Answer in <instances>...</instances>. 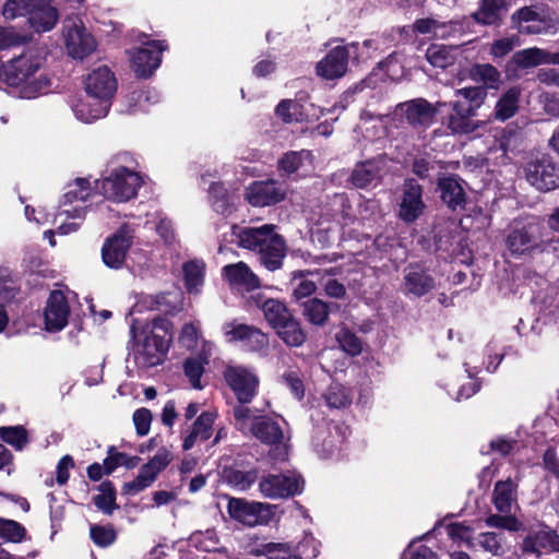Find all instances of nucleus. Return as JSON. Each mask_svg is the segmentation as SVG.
<instances>
[{"label": "nucleus", "mask_w": 559, "mask_h": 559, "mask_svg": "<svg viewBox=\"0 0 559 559\" xmlns=\"http://www.w3.org/2000/svg\"><path fill=\"white\" fill-rule=\"evenodd\" d=\"M43 57L36 49H26L2 66L0 88L10 87V93L20 98L32 99L48 91L49 79L40 71Z\"/></svg>", "instance_id": "1"}, {"label": "nucleus", "mask_w": 559, "mask_h": 559, "mask_svg": "<svg viewBox=\"0 0 559 559\" xmlns=\"http://www.w3.org/2000/svg\"><path fill=\"white\" fill-rule=\"evenodd\" d=\"M139 185L138 162L129 153H121L111 159L102 180L97 181L104 197L115 202L134 198Z\"/></svg>", "instance_id": "2"}, {"label": "nucleus", "mask_w": 559, "mask_h": 559, "mask_svg": "<svg viewBox=\"0 0 559 559\" xmlns=\"http://www.w3.org/2000/svg\"><path fill=\"white\" fill-rule=\"evenodd\" d=\"M504 241L511 255L532 257L545 252L552 243V237L544 221L532 216L513 221Z\"/></svg>", "instance_id": "3"}, {"label": "nucleus", "mask_w": 559, "mask_h": 559, "mask_svg": "<svg viewBox=\"0 0 559 559\" xmlns=\"http://www.w3.org/2000/svg\"><path fill=\"white\" fill-rule=\"evenodd\" d=\"M275 229V225L265 224L260 227H245L235 233L238 245L257 251L260 262L270 271L278 270L286 255L285 240Z\"/></svg>", "instance_id": "4"}, {"label": "nucleus", "mask_w": 559, "mask_h": 559, "mask_svg": "<svg viewBox=\"0 0 559 559\" xmlns=\"http://www.w3.org/2000/svg\"><path fill=\"white\" fill-rule=\"evenodd\" d=\"M486 95L485 90L478 86L455 90V99L449 103L451 112L447 118V128L456 135H468L484 128L486 122L474 117Z\"/></svg>", "instance_id": "5"}, {"label": "nucleus", "mask_w": 559, "mask_h": 559, "mask_svg": "<svg viewBox=\"0 0 559 559\" xmlns=\"http://www.w3.org/2000/svg\"><path fill=\"white\" fill-rule=\"evenodd\" d=\"M142 367H154L162 364L171 343V324L163 318L154 319L142 328Z\"/></svg>", "instance_id": "6"}, {"label": "nucleus", "mask_w": 559, "mask_h": 559, "mask_svg": "<svg viewBox=\"0 0 559 559\" xmlns=\"http://www.w3.org/2000/svg\"><path fill=\"white\" fill-rule=\"evenodd\" d=\"M85 91L88 97L100 100V105L94 110V117H106L117 91V81L110 69L104 66L93 70L85 80Z\"/></svg>", "instance_id": "7"}, {"label": "nucleus", "mask_w": 559, "mask_h": 559, "mask_svg": "<svg viewBox=\"0 0 559 559\" xmlns=\"http://www.w3.org/2000/svg\"><path fill=\"white\" fill-rule=\"evenodd\" d=\"M250 432L262 443L273 447L271 455L274 461L286 460L289 438L276 420L266 416H255L250 426Z\"/></svg>", "instance_id": "8"}, {"label": "nucleus", "mask_w": 559, "mask_h": 559, "mask_svg": "<svg viewBox=\"0 0 559 559\" xmlns=\"http://www.w3.org/2000/svg\"><path fill=\"white\" fill-rule=\"evenodd\" d=\"M63 38L69 56L84 59L96 49V40L87 31L82 20L69 17L63 22Z\"/></svg>", "instance_id": "9"}, {"label": "nucleus", "mask_w": 559, "mask_h": 559, "mask_svg": "<svg viewBox=\"0 0 559 559\" xmlns=\"http://www.w3.org/2000/svg\"><path fill=\"white\" fill-rule=\"evenodd\" d=\"M511 23L519 33L537 35L555 33L558 20L546 15L537 7H524L511 15Z\"/></svg>", "instance_id": "10"}, {"label": "nucleus", "mask_w": 559, "mask_h": 559, "mask_svg": "<svg viewBox=\"0 0 559 559\" xmlns=\"http://www.w3.org/2000/svg\"><path fill=\"white\" fill-rule=\"evenodd\" d=\"M90 181L84 178L75 179L67 187L57 217L66 216L67 218L83 221L85 218L86 210V206H84L83 203L90 198Z\"/></svg>", "instance_id": "11"}, {"label": "nucleus", "mask_w": 559, "mask_h": 559, "mask_svg": "<svg viewBox=\"0 0 559 559\" xmlns=\"http://www.w3.org/2000/svg\"><path fill=\"white\" fill-rule=\"evenodd\" d=\"M304 480L295 472L283 474H269L261 478L259 488L265 498L282 499L299 493L302 489Z\"/></svg>", "instance_id": "12"}, {"label": "nucleus", "mask_w": 559, "mask_h": 559, "mask_svg": "<svg viewBox=\"0 0 559 559\" xmlns=\"http://www.w3.org/2000/svg\"><path fill=\"white\" fill-rule=\"evenodd\" d=\"M227 509L233 519L247 526L267 524L274 515L271 504L238 498L230 499Z\"/></svg>", "instance_id": "13"}, {"label": "nucleus", "mask_w": 559, "mask_h": 559, "mask_svg": "<svg viewBox=\"0 0 559 559\" xmlns=\"http://www.w3.org/2000/svg\"><path fill=\"white\" fill-rule=\"evenodd\" d=\"M389 171V160L384 155L357 163L349 177L350 183L357 189L374 188L381 183Z\"/></svg>", "instance_id": "14"}, {"label": "nucleus", "mask_w": 559, "mask_h": 559, "mask_svg": "<svg viewBox=\"0 0 559 559\" xmlns=\"http://www.w3.org/2000/svg\"><path fill=\"white\" fill-rule=\"evenodd\" d=\"M445 103H429L425 98H415L401 103L396 106L395 112L404 116L407 122L414 128H428L435 121L436 115Z\"/></svg>", "instance_id": "15"}, {"label": "nucleus", "mask_w": 559, "mask_h": 559, "mask_svg": "<svg viewBox=\"0 0 559 559\" xmlns=\"http://www.w3.org/2000/svg\"><path fill=\"white\" fill-rule=\"evenodd\" d=\"M223 332L227 342H241L247 350L262 352L269 346L266 334L253 325L231 321L223 325Z\"/></svg>", "instance_id": "16"}, {"label": "nucleus", "mask_w": 559, "mask_h": 559, "mask_svg": "<svg viewBox=\"0 0 559 559\" xmlns=\"http://www.w3.org/2000/svg\"><path fill=\"white\" fill-rule=\"evenodd\" d=\"M224 378L238 402L250 403L255 396L259 380L250 369L241 366H228L224 371Z\"/></svg>", "instance_id": "17"}, {"label": "nucleus", "mask_w": 559, "mask_h": 559, "mask_svg": "<svg viewBox=\"0 0 559 559\" xmlns=\"http://www.w3.org/2000/svg\"><path fill=\"white\" fill-rule=\"evenodd\" d=\"M524 174L530 185L539 191L547 192L559 186L556 166L546 156L526 163Z\"/></svg>", "instance_id": "18"}, {"label": "nucleus", "mask_w": 559, "mask_h": 559, "mask_svg": "<svg viewBox=\"0 0 559 559\" xmlns=\"http://www.w3.org/2000/svg\"><path fill=\"white\" fill-rule=\"evenodd\" d=\"M287 189L275 180L254 181L246 188V200L253 206H271L283 201Z\"/></svg>", "instance_id": "19"}, {"label": "nucleus", "mask_w": 559, "mask_h": 559, "mask_svg": "<svg viewBox=\"0 0 559 559\" xmlns=\"http://www.w3.org/2000/svg\"><path fill=\"white\" fill-rule=\"evenodd\" d=\"M436 281L420 264H409L403 270L402 293L408 297H423L433 290Z\"/></svg>", "instance_id": "20"}, {"label": "nucleus", "mask_w": 559, "mask_h": 559, "mask_svg": "<svg viewBox=\"0 0 559 559\" xmlns=\"http://www.w3.org/2000/svg\"><path fill=\"white\" fill-rule=\"evenodd\" d=\"M425 207L421 186L414 179H407L403 185L399 217L413 223L424 213Z\"/></svg>", "instance_id": "21"}, {"label": "nucleus", "mask_w": 559, "mask_h": 559, "mask_svg": "<svg viewBox=\"0 0 559 559\" xmlns=\"http://www.w3.org/2000/svg\"><path fill=\"white\" fill-rule=\"evenodd\" d=\"M133 235L127 226H122L103 246L102 257L104 263L114 269L122 265L128 249L131 246Z\"/></svg>", "instance_id": "22"}, {"label": "nucleus", "mask_w": 559, "mask_h": 559, "mask_svg": "<svg viewBox=\"0 0 559 559\" xmlns=\"http://www.w3.org/2000/svg\"><path fill=\"white\" fill-rule=\"evenodd\" d=\"M70 307L61 290L50 293L44 311L45 328L49 332H59L68 324Z\"/></svg>", "instance_id": "23"}, {"label": "nucleus", "mask_w": 559, "mask_h": 559, "mask_svg": "<svg viewBox=\"0 0 559 559\" xmlns=\"http://www.w3.org/2000/svg\"><path fill=\"white\" fill-rule=\"evenodd\" d=\"M349 53L346 47L336 46L317 63V74L326 80L343 76L347 71Z\"/></svg>", "instance_id": "24"}, {"label": "nucleus", "mask_w": 559, "mask_h": 559, "mask_svg": "<svg viewBox=\"0 0 559 559\" xmlns=\"http://www.w3.org/2000/svg\"><path fill=\"white\" fill-rule=\"evenodd\" d=\"M28 14V22L37 33L51 31L59 20L58 11L50 0H36Z\"/></svg>", "instance_id": "25"}, {"label": "nucleus", "mask_w": 559, "mask_h": 559, "mask_svg": "<svg viewBox=\"0 0 559 559\" xmlns=\"http://www.w3.org/2000/svg\"><path fill=\"white\" fill-rule=\"evenodd\" d=\"M223 276L231 287L238 289L251 292L260 287L259 277L245 262L225 265Z\"/></svg>", "instance_id": "26"}, {"label": "nucleus", "mask_w": 559, "mask_h": 559, "mask_svg": "<svg viewBox=\"0 0 559 559\" xmlns=\"http://www.w3.org/2000/svg\"><path fill=\"white\" fill-rule=\"evenodd\" d=\"M523 552L540 556L544 552L559 550V536L550 530L531 532L522 543Z\"/></svg>", "instance_id": "27"}, {"label": "nucleus", "mask_w": 559, "mask_h": 559, "mask_svg": "<svg viewBox=\"0 0 559 559\" xmlns=\"http://www.w3.org/2000/svg\"><path fill=\"white\" fill-rule=\"evenodd\" d=\"M174 455L166 447L159 448L147 462L142 465V488L150 486L173 461Z\"/></svg>", "instance_id": "28"}, {"label": "nucleus", "mask_w": 559, "mask_h": 559, "mask_svg": "<svg viewBox=\"0 0 559 559\" xmlns=\"http://www.w3.org/2000/svg\"><path fill=\"white\" fill-rule=\"evenodd\" d=\"M438 187L441 200L452 210L463 209L466 202V194L463 186L456 177H444L439 179Z\"/></svg>", "instance_id": "29"}, {"label": "nucleus", "mask_w": 559, "mask_h": 559, "mask_svg": "<svg viewBox=\"0 0 559 559\" xmlns=\"http://www.w3.org/2000/svg\"><path fill=\"white\" fill-rule=\"evenodd\" d=\"M143 38L142 35V79L151 76L160 66L162 53L167 49V45L160 40Z\"/></svg>", "instance_id": "30"}, {"label": "nucleus", "mask_w": 559, "mask_h": 559, "mask_svg": "<svg viewBox=\"0 0 559 559\" xmlns=\"http://www.w3.org/2000/svg\"><path fill=\"white\" fill-rule=\"evenodd\" d=\"M214 420V413H202L194 421L189 435L185 438L182 448L190 450L198 441L207 440L212 436Z\"/></svg>", "instance_id": "31"}, {"label": "nucleus", "mask_w": 559, "mask_h": 559, "mask_svg": "<svg viewBox=\"0 0 559 559\" xmlns=\"http://www.w3.org/2000/svg\"><path fill=\"white\" fill-rule=\"evenodd\" d=\"M508 10L507 0H481L473 19L483 25H493L501 21Z\"/></svg>", "instance_id": "32"}, {"label": "nucleus", "mask_w": 559, "mask_h": 559, "mask_svg": "<svg viewBox=\"0 0 559 559\" xmlns=\"http://www.w3.org/2000/svg\"><path fill=\"white\" fill-rule=\"evenodd\" d=\"M254 556H265L269 559H301L299 546L288 543H267L251 550Z\"/></svg>", "instance_id": "33"}, {"label": "nucleus", "mask_w": 559, "mask_h": 559, "mask_svg": "<svg viewBox=\"0 0 559 559\" xmlns=\"http://www.w3.org/2000/svg\"><path fill=\"white\" fill-rule=\"evenodd\" d=\"M471 547L479 548L492 556L501 557L508 551V545L504 534L496 532L479 533Z\"/></svg>", "instance_id": "34"}, {"label": "nucleus", "mask_w": 559, "mask_h": 559, "mask_svg": "<svg viewBox=\"0 0 559 559\" xmlns=\"http://www.w3.org/2000/svg\"><path fill=\"white\" fill-rule=\"evenodd\" d=\"M185 287L189 294H200L204 284L205 263L202 260H191L182 265Z\"/></svg>", "instance_id": "35"}, {"label": "nucleus", "mask_w": 559, "mask_h": 559, "mask_svg": "<svg viewBox=\"0 0 559 559\" xmlns=\"http://www.w3.org/2000/svg\"><path fill=\"white\" fill-rule=\"evenodd\" d=\"M520 97L521 90L516 86L510 87L498 99L493 109V117L499 121L512 118L519 109Z\"/></svg>", "instance_id": "36"}, {"label": "nucleus", "mask_w": 559, "mask_h": 559, "mask_svg": "<svg viewBox=\"0 0 559 559\" xmlns=\"http://www.w3.org/2000/svg\"><path fill=\"white\" fill-rule=\"evenodd\" d=\"M515 484L509 478L497 481L492 493V502L500 513H510L515 501Z\"/></svg>", "instance_id": "37"}, {"label": "nucleus", "mask_w": 559, "mask_h": 559, "mask_svg": "<svg viewBox=\"0 0 559 559\" xmlns=\"http://www.w3.org/2000/svg\"><path fill=\"white\" fill-rule=\"evenodd\" d=\"M276 333L286 345L292 347L301 346L307 338L300 323L293 316L276 329Z\"/></svg>", "instance_id": "38"}, {"label": "nucleus", "mask_w": 559, "mask_h": 559, "mask_svg": "<svg viewBox=\"0 0 559 559\" xmlns=\"http://www.w3.org/2000/svg\"><path fill=\"white\" fill-rule=\"evenodd\" d=\"M473 81L481 83L487 88L497 90L501 84L500 72L489 63L475 64L469 70Z\"/></svg>", "instance_id": "39"}, {"label": "nucleus", "mask_w": 559, "mask_h": 559, "mask_svg": "<svg viewBox=\"0 0 559 559\" xmlns=\"http://www.w3.org/2000/svg\"><path fill=\"white\" fill-rule=\"evenodd\" d=\"M513 61L520 68H531L544 63H551V52L537 47L527 48L514 53Z\"/></svg>", "instance_id": "40"}, {"label": "nucleus", "mask_w": 559, "mask_h": 559, "mask_svg": "<svg viewBox=\"0 0 559 559\" xmlns=\"http://www.w3.org/2000/svg\"><path fill=\"white\" fill-rule=\"evenodd\" d=\"M302 313L311 324L321 326L329 319L330 307L321 299L310 298L302 304Z\"/></svg>", "instance_id": "41"}, {"label": "nucleus", "mask_w": 559, "mask_h": 559, "mask_svg": "<svg viewBox=\"0 0 559 559\" xmlns=\"http://www.w3.org/2000/svg\"><path fill=\"white\" fill-rule=\"evenodd\" d=\"M262 310L265 320L275 330L292 317L286 306L275 299H267L264 301Z\"/></svg>", "instance_id": "42"}, {"label": "nucleus", "mask_w": 559, "mask_h": 559, "mask_svg": "<svg viewBox=\"0 0 559 559\" xmlns=\"http://www.w3.org/2000/svg\"><path fill=\"white\" fill-rule=\"evenodd\" d=\"M426 58L436 68H448L455 61V56L451 47L443 45H431L426 52Z\"/></svg>", "instance_id": "43"}, {"label": "nucleus", "mask_w": 559, "mask_h": 559, "mask_svg": "<svg viewBox=\"0 0 559 559\" xmlns=\"http://www.w3.org/2000/svg\"><path fill=\"white\" fill-rule=\"evenodd\" d=\"M323 396L326 404L332 408L345 407L352 402L350 392L340 383L330 384Z\"/></svg>", "instance_id": "44"}, {"label": "nucleus", "mask_w": 559, "mask_h": 559, "mask_svg": "<svg viewBox=\"0 0 559 559\" xmlns=\"http://www.w3.org/2000/svg\"><path fill=\"white\" fill-rule=\"evenodd\" d=\"M308 274H311V272L297 271V272L293 273V278H292V284L294 285L293 296L296 299L309 297L317 289L314 282H312L306 277Z\"/></svg>", "instance_id": "45"}, {"label": "nucleus", "mask_w": 559, "mask_h": 559, "mask_svg": "<svg viewBox=\"0 0 559 559\" xmlns=\"http://www.w3.org/2000/svg\"><path fill=\"white\" fill-rule=\"evenodd\" d=\"M99 493L96 495L93 500L96 508L106 514H111L116 509V496L112 485L108 481L99 485Z\"/></svg>", "instance_id": "46"}, {"label": "nucleus", "mask_w": 559, "mask_h": 559, "mask_svg": "<svg viewBox=\"0 0 559 559\" xmlns=\"http://www.w3.org/2000/svg\"><path fill=\"white\" fill-rule=\"evenodd\" d=\"M138 463L136 456H130L126 453L118 452L115 447H110L105 459L106 473L110 474L118 466H126L128 468L134 467Z\"/></svg>", "instance_id": "47"}, {"label": "nucleus", "mask_w": 559, "mask_h": 559, "mask_svg": "<svg viewBox=\"0 0 559 559\" xmlns=\"http://www.w3.org/2000/svg\"><path fill=\"white\" fill-rule=\"evenodd\" d=\"M100 105L99 99H93L87 96L86 99H80L75 104H73L72 109L75 117L86 123H91L102 117H90L87 115H94V110Z\"/></svg>", "instance_id": "48"}, {"label": "nucleus", "mask_w": 559, "mask_h": 559, "mask_svg": "<svg viewBox=\"0 0 559 559\" xmlns=\"http://www.w3.org/2000/svg\"><path fill=\"white\" fill-rule=\"evenodd\" d=\"M336 340L341 348L352 356H357L362 350V343L360 338L348 329H342L336 334Z\"/></svg>", "instance_id": "49"}, {"label": "nucleus", "mask_w": 559, "mask_h": 559, "mask_svg": "<svg viewBox=\"0 0 559 559\" xmlns=\"http://www.w3.org/2000/svg\"><path fill=\"white\" fill-rule=\"evenodd\" d=\"M0 439L16 450H22L27 443V433L22 426L2 427L0 428Z\"/></svg>", "instance_id": "50"}, {"label": "nucleus", "mask_w": 559, "mask_h": 559, "mask_svg": "<svg viewBox=\"0 0 559 559\" xmlns=\"http://www.w3.org/2000/svg\"><path fill=\"white\" fill-rule=\"evenodd\" d=\"M311 153L309 151L286 153L278 162V167L286 174H293L299 169L305 159H309Z\"/></svg>", "instance_id": "51"}, {"label": "nucleus", "mask_w": 559, "mask_h": 559, "mask_svg": "<svg viewBox=\"0 0 559 559\" xmlns=\"http://www.w3.org/2000/svg\"><path fill=\"white\" fill-rule=\"evenodd\" d=\"M36 0H7L2 8V15L5 20H14L28 14Z\"/></svg>", "instance_id": "52"}, {"label": "nucleus", "mask_w": 559, "mask_h": 559, "mask_svg": "<svg viewBox=\"0 0 559 559\" xmlns=\"http://www.w3.org/2000/svg\"><path fill=\"white\" fill-rule=\"evenodd\" d=\"M275 112L284 122L290 123L299 120L301 107L295 100L284 99L277 105Z\"/></svg>", "instance_id": "53"}, {"label": "nucleus", "mask_w": 559, "mask_h": 559, "mask_svg": "<svg viewBox=\"0 0 559 559\" xmlns=\"http://www.w3.org/2000/svg\"><path fill=\"white\" fill-rule=\"evenodd\" d=\"M25 535V528L17 522L0 518V537L10 542H21Z\"/></svg>", "instance_id": "54"}, {"label": "nucleus", "mask_w": 559, "mask_h": 559, "mask_svg": "<svg viewBox=\"0 0 559 559\" xmlns=\"http://www.w3.org/2000/svg\"><path fill=\"white\" fill-rule=\"evenodd\" d=\"M485 523L487 526L503 528L510 532H518L521 530V522L513 515H499L491 514L486 520Z\"/></svg>", "instance_id": "55"}, {"label": "nucleus", "mask_w": 559, "mask_h": 559, "mask_svg": "<svg viewBox=\"0 0 559 559\" xmlns=\"http://www.w3.org/2000/svg\"><path fill=\"white\" fill-rule=\"evenodd\" d=\"M209 194L214 210L225 214L229 205L226 189L221 183L214 182L209 188Z\"/></svg>", "instance_id": "56"}, {"label": "nucleus", "mask_w": 559, "mask_h": 559, "mask_svg": "<svg viewBox=\"0 0 559 559\" xmlns=\"http://www.w3.org/2000/svg\"><path fill=\"white\" fill-rule=\"evenodd\" d=\"M28 37L15 32L13 27L0 26V50L25 44Z\"/></svg>", "instance_id": "57"}, {"label": "nucleus", "mask_w": 559, "mask_h": 559, "mask_svg": "<svg viewBox=\"0 0 559 559\" xmlns=\"http://www.w3.org/2000/svg\"><path fill=\"white\" fill-rule=\"evenodd\" d=\"M91 538L99 547H107L116 539V533L110 526L92 525Z\"/></svg>", "instance_id": "58"}, {"label": "nucleus", "mask_w": 559, "mask_h": 559, "mask_svg": "<svg viewBox=\"0 0 559 559\" xmlns=\"http://www.w3.org/2000/svg\"><path fill=\"white\" fill-rule=\"evenodd\" d=\"M185 373L189 378L191 385L194 389H201V376L204 371L203 362L198 358H189L186 360L185 366Z\"/></svg>", "instance_id": "59"}, {"label": "nucleus", "mask_w": 559, "mask_h": 559, "mask_svg": "<svg viewBox=\"0 0 559 559\" xmlns=\"http://www.w3.org/2000/svg\"><path fill=\"white\" fill-rule=\"evenodd\" d=\"M519 45V37H503L495 40L490 47V55L493 58H502L511 52Z\"/></svg>", "instance_id": "60"}, {"label": "nucleus", "mask_w": 559, "mask_h": 559, "mask_svg": "<svg viewBox=\"0 0 559 559\" xmlns=\"http://www.w3.org/2000/svg\"><path fill=\"white\" fill-rule=\"evenodd\" d=\"M247 403H240L236 404L233 407V416L235 419V426L238 430L246 432L249 427V419L251 418L252 412L251 409L246 406Z\"/></svg>", "instance_id": "61"}, {"label": "nucleus", "mask_w": 559, "mask_h": 559, "mask_svg": "<svg viewBox=\"0 0 559 559\" xmlns=\"http://www.w3.org/2000/svg\"><path fill=\"white\" fill-rule=\"evenodd\" d=\"M136 319H131L130 322V333L132 338V346L130 349V353L128 354V357L126 359L127 361V370L129 373H132L134 370L131 367V364H133V367L136 368L138 366V358H139V350H138V342H136Z\"/></svg>", "instance_id": "62"}, {"label": "nucleus", "mask_w": 559, "mask_h": 559, "mask_svg": "<svg viewBox=\"0 0 559 559\" xmlns=\"http://www.w3.org/2000/svg\"><path fill=\"white\" fill-rule=\"evenodd\" d=\"M448 533L452 539L466 542L469 546L474 543L471 528L464 524L454 523L449 525Z\"/></svg>", "instance_id": "63"}, {"label": "nucleus", "mask_w": 559, "mask_h": 559, "mask_svg": "<svg viewBox=\"0 0 559 559\" xmlns=\"http://www.w3.org/2000/svg\"><path fill=\"white\" fill-rule=\"evenodd\" d=\"M179 295L178 294H162L156 297V308L159 311L164 312H175L177 311V300Z\"/></svg>", "instance_id": "64"}]
</instances>
